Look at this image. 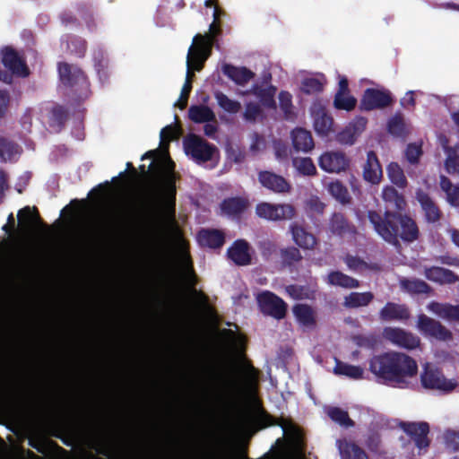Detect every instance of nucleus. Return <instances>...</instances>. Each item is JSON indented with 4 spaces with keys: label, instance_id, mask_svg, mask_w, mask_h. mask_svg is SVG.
I'll return each instance as SVG.
<instances>
[{
    "label": "nucleus",
    "instance_id": "obj_23",
    "mask_svg": "<svg viewBox=\"0 0 459 459\" xmlns=\"http://www.w3.org/2000/svg\"><path fill=\"white\" fill-rule=\"evenodd\" d=\"M249 205L246 198L236 196L225 198L220 204L221 213L230 218H239Z\"/></svg>",
    "mask_w": 459,
    "mask_h": 459
},
{
    "label": "nucleus",
    "instance_id": "obj_22",
    "mask_svg": "<svg viewBox=\"0 0 459 459\" xmlns=\"http://www.w3.org/2000/svg\"><path fill=\"white\" fill-rule=\"evenodd\" d=\"M332 234L339 237L353 235L356 233V227L342 212H334L328 223Z\"/></svg>",
    "mask_w": 459,
    "mask_h": 459
},
{
    "label": "nucleus",
    "instance_id": "obj_27",
    "mask_svg": "<svg viewBox=\"0 0 459 459\" xmlns=\"http://www.w3.org/2000/svg\"><path fill=\"white\" fill-rule=\"evenodd\" d=\"M221 71L238 85H245L255 76V74L247 67H237L230 64L223 65Z\"/></svg>",
    "mask_w": 459,
    "mask_h": 459
},
{
    "label": "nucleus",
    "instance_id": "obj_12",
    "mask_svg": "<svg viewBox=\"0 0 459 459\" xmlns=\"http://www.w3.org/2000/svg\"><path fill=\"white\" fill-rule=\"evenodd\" d=\"M394 100L388 90L368 88L365 90L359 103L363 111L381 109L391 106Z\"/></svg>",
    "mask_w": 459,
    "mask_h": 459
},
{
    "label": "nucleus",
    "instance_id": "obj_17",
    "mask_svg": "<svg viewBox=\"0 0 459 459\" xmlns=\"http://www.w3.org/2000/svg\"><path fill=\"white\" fill-rule=\"evenodd\" d=\"M196 240L202 247L220 249L225 243L226 235L221 230L202 228L196 234Z\"/></svg>",
    "mask_w": 459,
    "mask_h": 459
},
{
    "label": "nucleus",
    "instance_id": "obj_19",
    "mask_svg": "<svg viewBox=\"0 0 459 459\" xmlns=\"http://www.w3.org/2000/svg\"><path fill=\"white\" fill-rule=\"evenodd\" d=\"M249 243L245 239H237L227 250V256L236 265L245 266L251 264L252 257L249 253Z\"/></svg>",
    "mask_w": 459,
    "mask_h": 459
},
{
    "label": "nucleus",
    "instance_id": "obj_63",
    "mask_svg": "<svg viewBox=\"0 0 459 459\" xmlns=\"http://www.w3.org/2000/svg\"><path fill=\"white\" fill-rule=\"evenodd\" d=\"M78 10L89 30L93 31L96 29L97 24L91 10L85 5L80 6Z\"/></svg>",
    "mask_w": 459,
    "mask_h": 459
},
{
    "label": "nucleus",
    "instance_id": "obj_54",
    "mask_svg": "<svg viewBox=\"0 0 459 459\" xmlns=\"http://www.w3.org/2000/svg\"><path fill=\"white\" fill-rule=\"evenodd\" d=\"M324 84L316 78H306L302 81L301 91L306 94H316L322 92Z\"/></svg>",
    "mask_w": 459,
    "mask_h": 459
},
{
    "label": "nucleus",
    "instance_id": "obj_11",
    "mask_svg": "<svg viewBox=\"0 0 459 459\" xmlns=\"http://www.w3.org/2000/svg\"><path fill=\"white\" fill-rule=\"evenodd\" d=\"M255 213L259 218L267 221H286L296 216V209L290 204L260 203L255 207Z\"/></svg>",
    "mask_w": 459,
    "mask_h": 459
},
{
    "label": "nucleus",
    "instance_id": "obj_37",
    "mask_svg": "<svg viewBox=\"0 0 459 459\" xmlns=\"http://www.w3.org/2000/svg\"><path fill=\"white\" fill-rule=\"evenodd\" d=\"M401 287L411 294H429L432 288L420 279H403L400 281Z\"/></svg>",
    "mask_w": 459,
    "mask_h": 459
},
{
    "label": "nucleus",
    "instance_id": "obj_56",
    "mask_svg": "<svg viewBox=\"0 0 459 459\" xmlns=\"http://www.w3.org/2000/svg\"><path fill=\"white\" fill-rule=\"evenodd\" d=\"M383 199L385 202L394 203L396 207L401 209L402 204H404V199L394 186H385L382 192Z\"/></svg>",
    "mask_w": 459,
    "mask_h": 459
},
{
    "label": "nucleus",
    "instance_id": "obj_18",
    "mask_svg": "<svg viewBox=\"0 0 459 459\" xmlns=\"http://www.w3.org/2000/svg\"><path fill=\"white\" fill-rule=\"evenodd\" d=\"M416 199L423 212L424 219L428 223H436L442 218V211L437 204L423 190H418Z\"/></svg>",
    "mask_w": 459,
    "mask_h": 459
},
{
    "label": "nucleus",
    "instance_id": "obj_33",
    "mask_svg": "<svg viewBox=\"0 0 459 459\" xmlns=\"http://www.w3.org/2000/svg\"><path fill=\"white\" fill-rule=\"evenodd\" d=\"M374 299V294L370 291L351 292L344 297L343 306L349 309L366 307Z\"/></svg>",
    "mask_w": 459,
    "mask_h": 459
},
{
    "label": "nucleus",
    "instance_id": "obj_50",
    "mask_svg": "<svg viewBox=\"0 0 459 459\" xmlns=\"http://www.w3.org/2000/svg\"><path fill=\"white\" fill-rule=\"evenodd\" d=\"M329 192L336 200L343 204L351 202V195L347 187L340 181L332 182L329 185Z\"/></svg>",
    "mask_w": 459,
    "mask_h": 459
},
{
    "label": "nucleus",
    "instance_id": "obj_7",
    "mask_svg": "<svg viewBox=\"0 0 459 459\" xmlns=\"http://www.w3.org/2000/svg\"><path fill=\"white\" fill-rule=\"evenodd\" d=\"M2 64L8 71L0 70V81L11 83L13 74L27 77L30 74L25 62L20 57L17 51L11 47H4L1 50Z\"/></svg>",
    "mask_w": 459,
    "mask_h": 459
},
{
    "label": "nucleus",
    "instance_id": "obj_9",
    "mask_svg": "<svg viewBox=\"0 0 459 459\" xmlns=\"http://www.w3.org/2000/svg\"><path fill=\"white\" fill-rule=\"evenodd\" d=\"M416 327L427 338L440 342H448L453 339L452 332L438 320L421 313L417 316Z\"/></svg>",
    "mask_w": 459,
    "mask_h": 459
},
{
    "label": "nucleus",
    "instance_id": "obj_8",
    "mask_svg": "<svg viewBox=\"0 0 459 459\" xmlns=\"http://www.w3.org/2000/svg\"><path fill=\"white\" fill-rule=\"evenodd\" d=\"M420 383L425 389L438 390L445 394L452 392L457 386L455 380L447 379L440 369L429 364L423 368Z\"/></svg>",
    "mask_w": 459,
    "mask_h": 459
},
{
    "label": "nucleus",
    "instance_id": "obj_49",
    "mask_svg": "<svg viewBox=\"0 0 459 459\" xmlns=\"http://www.w3.org/2000/svg\"><path fill=\"white\" fill-rule=\"evenodd\" d=\"M69 117V112L66 108L61 105L53 107L50 114V126H57L58 128L64 127Z\"/></svg>",
    "mask_w": 459,
    "mask_h": 459
},
{
    "label": "nucleus",
    "instance_id": "obj_61",
    "mask_svg": "<svg viewBox=\"0 0 459 459\" xmlns=\"http://www.w3.org/2000/svg\"><path fill=\"white\" fill-rule=\"evenodd\" d=\"M342 459H367V455L359 446L352 445L342 454Z\"/></svg>",
    "mask_w": 459,
    "mask_h": 459
},
{
    "label": "nucleus",
    "instance_id": "obj_5",
    "mask_svg": "<svg viewBox=\"0 0 459 459\" xmlns=\"http://www.w3.org/2000/svg\"><path fill=\"white\" fill-rule=\"evenodd\" d=\"M207 38V36H202L199 33L194 37L193 44L188 49L186 60L187 72L185 82H192V79L195 76L193 70L201 71L205 61L211 56L212 49Z\"/></svg>",
    "mask_w": 459,
    "mask_h": 459
},
{
    "label": "nucleus",
    "instance_id": "obj_28",
    "mask_svg": "<svg viewBox=\"0 0 459 459\" xmlns=\"http://www.w3.org/2000/svg\"><path fill=\"white\" fill-rule=\"evenodd\" d=\"M276 91L277 88L273 85L264 88L261 85L254 84L251 88V93L259 100L261 105L270 109L276 108V101L274 100Z\"/></svg>",
    "mask_w": 459,
    "mask_h": 459
},
{
    "label": "nucleus",
    "instance_id": "obj_10",
    "mask_svg": "<svg viewBox=\"0 0 459 459\" xmlns=\"http://www.w3.org/2000/svg\"><path fill=\"white\" fill-rule=\"evenodd\" d=\"M382 335L388 342L406 351L415 350L420 345L418 335L401 327L386 326L383 329Z\"/></svg>",
    "mask_w": 459,
    "mask_h": 459
},
{
    "label": "nucleus",
    "instance_id": "obj_38",
    "mask_svg": "<svg viewBox=\"0 0 459 459\" xmlns=\"http://www.w3.org/2000/svg\"><path fill=\"white\" fill-rule=\"evenodd\" d=\"M20 146L13 141L0 136V161H11L19 153Z\"/></svg>",
    "mask_w": 459,
    "mask_h": 459
},
{
    "label": "nucleus",
    "instance_id": "obj_25",
    "mask_svg": "<svg viewBox=\"0 0 459 459\" xmlns=\"http://www.w3.org/2000/svg\"><path fill=\"white\" fill-rule=\"evenodd\" d=\"M290 230L292 235V239L302 249H313L317 244L316 238L302 226L296 223L290 226Z\"/></svg>",
    "mask_w": 459,
    "mask_h": 459
},
{
    "label": "nucleus",
    "instance_id": "obj_46",
    "mask_svg": "<svg viewBox=\"0 0 459 459\" xmlns=\"http://www.w3.org/2000/svg\"><path fill=\"white\" fill-rule=\"evenodd\" d=\"M329 418L344 428H351L355 425V422L350 418L348 411L339 408L332 407L327 412Z\"/></svg>",
    "mask_w": 459,
    "mask_h": 459
},
{
    "label": "nucleus",
    "instance_id": "obj_14",
    "mask_svg": "<svg viewBox=\"0 0 459 459\" xmlns=\"http://www.w3.org/2000/svg\"><path fill=\"white\" fill-rule=\"evenodd\" d=\"M400 428L414 441V444L418 448L422 449L429 446L430 441L428 437L429 433V425L428 422L403 421L400 423Z\"/></svg>",
    "mask_w": 459,
    "mask_h": 459
},
{
    "label": "nucleus",
    "instance_id": "obj_59",
    "mask_svg": "<svg viewBox=\"0 0 459 459\" xmlns=\"http://www.w3.org/2000/svg\"><path fill=\"white\" fill-rule=\"evenodd\" d=\"M446 447L452 452L459 451V432L448 429L444 433Z\"/></svg>",
    "mask_w": 459,
    "mask_h": 459
},
{
    "label": "nucleus",
    "instance_id": "obj_20",
    "mask_svg": "<svg viewBox=\"0 0 459 459\" xmlns=\"http://www.w3.org/2000/svg\"><path fill=\"white\" fill-rule=\"evenodd\" d=\"M382 177V167L377 153L374 151L368 152L367 160L363 165V178L372 185H377Z\"/></svg>",
    "mask_w": 459,
    "mask_h": 459
},
{
    "label": "nucleus",
    "instance_id": "obj_1",
    "mask_svg": "<svg viewBox=\"0 0 459 459\" xmlns=\"http://www.w3.org/2000/svg\"><path fill=\"white\" fill-rule=\"evenodd\" d=\"M177 176L170 158L157 164V176L144 203L126 217V222L156 224L163 219H174L176 213Z\"/></svg>",
    "mask_w": 459,
    "mask_h": 459
},
{
    "label": "nucleus",
    "instance_id": "obj_15",
    "mask_svg": "<svg viewBox=\"0 0 459 459\" xmlns=\"http://www.w3.org/2000/svg\"><path fill=\"white\" fill-rule=\"evenodd\" d=\"M319 167L329 173L345 171L350 166V160L342 152H325L318 160Z\"/></svg>",
    "mask_w": 459,
    "mask_h": 459
},
{
    "label": "nucleus",
    "instance_id": "obj_47",
    "mask_svg": "<svg viewBox=\"0 0 459 459\" xmlns=\"http://www.w3.org/2000/svg\"><path fill=\"white\" fill-rule=\"evenodd\" d=\"M333 105L336 109L351 111L355 108L357 100L349 93L336 92Z\"/></svg>",
    "mask_w": 459,
    "mask_h": 459
},
{
    "label": "nucleus",
    "instance_id": "obj_34",
    "mask_svg": "<svg viewBox=\"0 0 459 459\" xmlns=\"http://www.w3.org/2000/svg\"><path fill=\"white\" fill-rule=\"evenodd\" d=\"M188 117L195 123L216 122L214 112L204 105H194L188 109Z\"/></svg>",
    "mask_w": 459,
    "mask_h": 459
},
{
    "label": "nucleus",
    "instance_id": "obj_60",
    "mask_svg": "<svg viewBox=\"0 0 459 459\" xmlns=\"http://www.w3.org/2000/svg\"><path fill=\"white\" fill-rule=\"evenodd\" d=\"M356 137V129L351 126H347L337 134L336 140L342 144L351 145L355 143Z\"/></svg>",
    "mask_w": 459,
    "mask_h": 459
},
{
    "label": "nucleus",
    "instance_id": "obj_41",
    "mask_svg": "<svg viewBox=\"0 0 459 459\" xmlns=\"http://www.w3.org/2000/svg\"><path fill=\"white\" fill-rule=\"evenodd\" d=\"M386 173L390 181L399 188H405L407 186V179L404 175L403 169L397 162H391L386 167Z\"/></svg>",
    "mask_w": 459,
    "mask_h": 459
},
{
    "label": "nucleus",
    "instance_id": "obj_62",
    "mask_svg": "<svg viewBox=\"0 0 459 459\" xmlns=\"http://www.w3.org/2000/svg\"><path fill=\"white\" fill-rule=\"evenodd\" d=\"M28 444L39 453L44 454L47 450V439L43 436L38 434L30 436Z\"/></svg>",
    "mask_w": 459,
    "mask_h": 459
},
{
    "label": "nucleus",
    "instance_id": "obj_30",
    "mask_svg": "<svg viewBox=\"0 0 459 459\" xmlns=\"http://www.w3.org/2000/svg\"><path fill=\"white\" fill-rule=\"evenodd\" d=\"M333 127V118L325 109L319 108L314 117V128L317 134L327 136Z\"/></svg>",
    "mask_w": 459,
    "mask_h": 459
},
{
    "label": "nucleus",
    "instance_id": "obj_29",
    "mask_svg": "<svg viewBox=\"0 0 459 459\" xmlns=\"http://www.w3.org/2000/svg\"><path fill=\"white\" fill-rule=\"evenodd\" d=\"M439 141L446 153V159L445 161L446 171L450 174H459V146L449 147L448 139L444 135L439 138Z\"/></svg>",
    "mask_w": 459,
    "mask_h": 459
},
{
    "label": "nucleus",
    "instance_id": "obj_24",
    "mask_svg": "<svg viewBox=\"0 0 459 459\" xmlns=\"http://www.w3.org/2000/svg\"><path fill=\"white\" fill-rule=\"evenodd\" d=\"M292 146L296 152H308L315 143L311 132L302 127H296L290 134Z\"/></svg>",
    "mask_w": 459,
    "mask_h": 459
},
{
    "label": "nucleus",
    "instance_id": "obj_36",
    "mask_svg": "<svg viewBox=\"0 0 459 459\" xmlns=\"http://www.w3.org/2000/svg\"><path fill=\"white\" fill-rule=\"evenodd\" d=\"M333 373L337 376H344L351 379L359 380L363 377L364 370L359 366L351 365L335 359Z\"/></svg>",
    "mask_w": 459,
    "mask_h": 459
},
{
    "label": "nucleus",
    "instance_id": "obj_3",
    "mask_svg": "<svg viewBox=\"0 0 459 459\" xmlns=\"http://www.w3.org/2000/svg\"><path fill=\"white\" fill-rule=\"evenodd\" d=\"M368 218L376 232L385 241L394 246H400V240L412 243L420 238L417 222L406 213L385 211L384 215H381L376 211H368Z\"/></svg>",
    "mask_w": 459,
    "mask_h": 459
},
{
    "label": "nucleus",
    "instance_id": "obj_21",
    "mask_svg": "<svg viewBox=\"0 0 459 459\" xmlns=\"http://www.w3.org/2000/svg\"><path fill=\"white\" fill-rule=\"evenodd\" d=\"M411 313L405 304L387 302L379 311L382 321H404L410 318Z\"/></svg>",
    "mask_w": 459,
    "mask_h": 459
},
{
    "label": "nucleus",
    "instance_id": "obj_44",
    "mask_svg": "<svg viewBox=\"0 0 459 459\" xmlns=\"http://www.w3.org/2000/svg\"><path fill=\"white\" fill-rule=\"evenodd\" d=\"M293 167L303 176H315L316 175V168L309 157L294 158L292 160Z\"/></svg>",
    "mask_w": 459,
    "mask_h": 459
},
{
    "label": "nucleus",
    "instance_id": "obj_43",
    "mask_svg": "<svg viewBox=\"0 0 459 459\" xmlns=\"http://www.w3.org/2000/svg\"><path fill=\"white\" fill-rule=\"evenodd\" d=\"M281 264L286 267H291L302 260V255L298 247H288L280 250Z\"/></svg>",
    "mask_w": 459,
    "mask_h": 459
},
{
    "label": "nucleus",
    "instance_id": "obj_31",
    "mask_svg": "<svg viewBox=\"0 0 459 459\" xmlns=\"http://www.w3.org/2000/svg\"><path fill=\"white\" fill-rule=\"evenodd\" d=\"M17 216L19 224L26 231L30 230L34 227V224L42 223L39 211L35 206L32 208L30 206L23 207L18 212Z\"/></svg>",
    "mask_w": 459,
    "mask_h": 459
},
{
    "label": "nucleus",
    "instance_id": "obj_32",
    "mask_svg": "<svg viewBox=\"0 0 459 459\" xmlns=\"http://www.w3.org/2000/svg\"><path fill=\"white\" fill-rule=\"evenodd\" d=\"M429 308L437 316L450 321H459V305L431 302Z\"/></svg>",
    "mask_w": 459,
    "mask_h": 459
},
{
    "label": "nucleus",
    "instance_id": "obj_64",
    "mask_svg": "<svg viewBox=\"0 0 459 459\" xmlns=\"http://www.w3.org/2000/svg\"><path fill=\"white\" fill-rule=\"evenodd\" d=\"M160 137L161 145L164 143L169 144V142L176 137V128L172 125L163 127L160 131Z\"/></svg>",
    "mask_w": 459,
    "mask_h": 459
},
{
    "label": "nucleus",
    "instance_id": "obj_55",
    "mask_svg": "<svg viewBox=\"0 0 459 459\" xmlns=\"http://www.w3.org/2000/svg\"><path fill=\"white\" fill-rule=\"evenodd\" d=\"M3 400L9 405H16L24 400V394L18 388H8L3 392Z\"/></svg>",
    "mask_w": 459,
    "mask_h": 459
},
{
    "label": "nucleus",
    "instance_id": "obj_45",
    "mask_svg": "<svg viewBox=\"0 0 459 459\" xmlns=\"http://www.w3.org/2000/svg\"><path fill=\"white\" fill-rule=\"evenodd\" d=\"M278 99L279 107L283 113L284 118L287 120L292 119L296 116L292 104V95L287 91H281L279 93Z\"/></svg>",
    "mask_w": 459,
    "mask_h": 459
},
{
    "label": "nucleus",
    "instance_id": "obj_4",
    "mask_svg": "<svg viewBox=\"0 0 459 459\" xmlns=\"http://www.w3.org/2000/svg\"><path fill=\"white\" fill-rule=\"evenodd\" d=\"M57 68L60 82L70 89L75 100H81L88 97L91 84L87 75L79 66L60 62Z\"/></svg>",
    "mask_w": 459,
    "mask_h": 459
},
{
    "label": "nucleus",
    "instance_id": "obj_51",
    "mask_svg": "<svg viewBox=\"0 0 459 459\" xmlns=\"http://www.w3.org/2000/svg\"><path fill=\"white\" fill-rule=\"evenodd\" d=\"M215 99L219 106L229 113H237L241 108L238 101L230 99L223 92L218 91L215 93Z\"/></svg>",
    "mask_w": 459,
    "mask_h": 459
},
{
    "label": "nucleus",
    "instance_id": "obj_40",
    "mask_svg": "<svg viewBox=\"0 0 459 459\" xmlns=\"http://www.w3.org/2000/svg\"><path fill=\"white\" fill-rule=\"evenodd\" d=\"M293 312L298 321L306 326L316 324L315 313L312 307L307 304H299L293 307Z\"/></svg>",
    "mask_w": 459,
    "mask_h": 459
},
{
    "label": "nucleus",
    "instance_id": "obj_42",
    "mask_svg": "<svg viewBox=\"0 0 459 459\" xmlns=\"http://www.w3.org/2000/svg\"><path fill=\"white\" fill-rule=\"evenodd\" d=\"M226 13L223 10H221L219 6H215L213 10V22L211 23L209 28V33L204 34V36H207V40L209 42V46L211 48L214 43L215 38L221 34V28L219 22V20L221 16H224Z\"/></svg>",
    "mask_w": 459,
    "mask_h": 459
},
{
    "label": "nucleus",
    "instance_id": "obj_52",
    "mask_svg": "<svg viewBox=\"0 0 459 459\" xmlns=\"http://www.w3.org/2000/svg\"><path fill=\"white\" fill-rule=\"evenodd\" d=\"M67 48L78 57H83L87 51V41L81 37L70 36L67 40Z\"/></svg>",
    "mask_w": 459,
    "mask_h": 459
},
{
    "label": "nucleus",
    "instance_id": "obj_2",
    "mask_svg": "<svg viewBox=\"0 0 459 459\" xmlns=\"http://www.w3.org/2000/svg\"><path fill=\"white\" fill-rule=\"evenodd\" d=\"M369 371L384 384L407 387L410 379L418 374L417 361L406 353L387 351L369 359Z\"/></svg>",
    "mask_w": 459,
    "mask_h": 459
},
{
    "label": "nucleus",
    "instance_id": "obj_13",
    "mask_svg": "<svg viewBox=\"0 0 459 459\" xmlns=\"http://www.w3.org/2000/svg\"><path fill=\"white\" fill-rule=\"evenodd\" d=\"M257 302L261 311L276 319H282L287 313L286 303L271 291H264L257 297Z\"/></svg>",
    "mask_w": 459,
    "mask_h": 459
},
{
    "label": "nucleus",
    "instance_id": "obj_35",
    "mask_svg": "<svg viewBox=\"0 0 459 459\" xmlns=\"http://www.w3.org/2000/svg\"><path fill=\"white\" fill-rule=\"evenodd\" d=\"M330 285L339 286L344 289H356L359 287V281L340 271H332L327 275Z\"/></svg>",
    "mask_w": 459,
    "mask_h": 459
},
{
    "label": "nucleus",
    "instance_id": "obj_26",
    "mask_svg": "<svg viewBox=\"0 0 459 459\" xmlns=\"http://www.w3.org/2000/svg\"><path fill=\"white\" fill-rule=\"evenodd\" d=\"M424 274L428 280L441 284H451L458 281V276L453 271L439 266L425 268Z\"/></svg>",
    "mask_w": 459,
    "mask_h": 459
},
{
    "label": "nucleus",
    "instance_id": "obj_39",
    "mask_svg": "<svg viewBox=\"0 0 459 459\" xmlns=\"http://www.w3.org/2000/svg\"><path fill=\"white\" fill-rule=\"evenodd\" d=\"M440 187L446 194L448 203L459 207V183L454 186L447 177L441 176Z\"/></svg>",
    "mask_w": 459,
    "mask_h": 459
},
{
    "label": "nucleus",
    "instance_id": "obj_6",
    "mask_svg": "<svg viewBox=\"0 0 459 459\" xmlns=\"http://www.w3.org/2000/svg\"><path fill=\"white\" fill-rule=\"evenodd\" d=\"M183 144L186 154L198 164L212 160L214 155L219 153L218 148L214 144L195 134L186 135Z\"/></svg>",
    "mask_w": 459,
    "mask_h": 459
},
{
    "label": "nucleus",
    "instance_id": "obj_16",
    "mask_svg": "<svg viewBox=\"0 0 459 459\" xmlns=\"http://www.w3.org/2000/svg\"><path fill=\"white\" fill-rule=\"evenodd\" d=\"M257 178L263 187L275 194H286L291 189L285 178L269 170L259 171Z\"/></svg>",
    "mask_w": 459,
    "mask_h": 459
},
{
    "label": "nucleus",
    "instance_id": "obj_57",
    "mask_svg": "<svg viewBox=\"0 0 459 459\" xmlns=\"http://www.w3.org/2000/svg\"><path fill=\"white\" fill-rule=\"evenodd\" d=\"M191 274V293L195 296L196 301L201 307H203L205 309H211L208 296L204 291L197 290L195 288V285L196 283V275L195 272L192 271Z\"/></svg>",
    "mask_w": 459,
    "mask_h": 459
},
{
    "label": "nucleus",
    "instance_id": "obj_48",
    "mask_svg": "<svg viewBox=\"0 0 459 459\" xmlns=\"http://www.w3.org/2000/svg\"><path fill=\"white\" fill-rule=\"evenodd\" d=\"M389 134L396 137H403L406 134V127L401 114H395L387 123Z\"/></svg>",
    "mask_w": 459,
    "mask_h": 459
},
{
    "label": "nucleus",
    "instance_id": "obj_53",
    "mask_svg": "<svg viewBox=\"0 0 459 459\" xmlns=\"http://www.w3.org/2000/svg\"><path fill=\"white\" fill-rule=\"evenodd\" d=\"M422 154L423 150L421 143H411L406 146L404 151V157L406 160L411 165L418 164Z\"/></svg>",
    "mask_w": 459,
    "mask_h": 459
},
{
    "label": "nucleus",
    "instance_id": "obj_58",
    "mask_svg": "<svg viewBox=\"0 0 459 459\" xmlns=\"http://www.w3.org/2000/svg\"><path fill=\"white\" fill-rule=\"evenodd\" d=\"M243 116L247 121L255 123L258 117L263 116V109L259 104L255 102H248L246 105Z\"/></svg>",
    "mask_w": 459,
    "mask_h": 459
}]
</instances>
